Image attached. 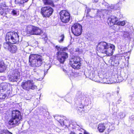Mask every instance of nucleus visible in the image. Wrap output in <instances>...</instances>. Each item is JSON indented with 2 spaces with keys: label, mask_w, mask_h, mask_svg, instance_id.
I'll return each instance as SVG.
<instances>
[{
  "label": "nucleus",
  "mask_w": 134,
  "mask_h": 134,
  "mask_svg": "<svg viewBox=\"0 0 134 134\" xmlns=\"http://www.w3.org/2000/svg\"><path fill=\"white\" fill-rule=\"evenodd\" d=\"M97 49L98 51L106 54L107 56H110L115 51V46L113 44L102 42L98 44Z\"/></svg>",
  "instance_id": "nucleus-1"
},
{
  "label": "nucleus",
  "mask_w": 134,
  "mask_h": 134,
  "mask_svg": "<svg viewBox=\"0 0 134 134\" xmlns=\"http://www.w3.org/2000/svg\"><path fill=\"white\" fill-rule=\"evenodd\" d=\"M29 64L33 67H39L43 63L42 57L40 55L31 54L29 58Z\"/></svg>",
  "instance_id": "nucleus-2"
},
{
  "label": "nucleus",
  "mask_w": 134,
  "mask_h": 134,
  "mask_svg": "<svg viewBox=\"0 0 134 134\" xmlns=\"http://www.w3.org/2000/svg\"><path fill=\"white\" fill-rule=\"evenodd\" d=\"M12 118L9 121V124L11 125H17L20 123L21 119L20 113L17 110H13L12 111Z\"/></svg>",
  "instance_id": "nucleus-3"
},
{
  "label": "nucleus",
  "mask_w": 134,
  "mask_h": 134,
  "mask_svg": "<svg viewBox=\"0 0 134 134\" xmlns=\"http://www.w3.org/2000/svg\"><path fill=\"white\" fill-rule=\"evenodd\" d=\"M27 34L30 35H40L43 31L38 27L29 25L27 26Z\"/></svg>",
  "instance_id": "nucleus-4"
},
{
  "label": "nucleus",
  "mask_w": 134,
  "mask_h": 134,
  "mask_svg": "<svg viewBox=\"0 0 134 134\" xmlns=\"http://www.w3.org/2000/svg\"><path fill=\"white\" fill-rule=\"evenodd\" d=\"M21 86L23 89L27 91H29L30 89H36L37 87L35 85L33 80H31L23 81L21 83Z\"/></svg>",
  "instance_id": "nucleus-5"
},
{
  "label": "nucleus",
  "mask_w": 134,
  "mask_h": 134,
  "mask_svg": "<svg viewBox=\"0 0 134 134\" xmlns=\"http://www.w3.org/2000/svg\"><path fill=\"white\" fill-rule=\"evenodd\" d=\"M60 19L62 22L65 23H68L70 20V14L66 10H62L60 12Z\"/></svg>",
  "instance_id": "nucleus-6"
},
{
  "label": "nucleus",
  "mask_w": 134,
  "mask_h": 134,
  "mask_svg": "<svg viewBox=\"0 0 134 134\" xmlns=\"http://www.w3.org/2000/svg\"><path fill=\"white\" fill-rule=\"evenodd\" d=\"M72 32L74 35L78 36L80 35L82 30V26L79 24H76L73 25L71 28Z\"/></svg>",
  "instance_id": "nucleus-7"
},
{
  "label": "nucleus",
  "mask_w": 134,
  "mask_h": 134,
  "mask_svg": "<svg viewBox=\"0 0 134 134\" xmlns=\"http://www.w3.org/2000/svg\"><path fill=\"white\" fill-rule=\"evenodd\" d=\"M53 9L49 6L44 7L41 9V13L44 17H49L52 14Z\"/></svg>",
  "instance_id": "nucleus-8"
},
{
  "label": "nucleus",
  "mask_w": 134,
  "mask_h": 134,
  "mask_svg": "<svg viewBox=\"0 0 134 134\" xmlns=\"http://www.w3.org/2000/svg\"><path fill=\"white\" fill-rule=\"evenodd\" d=\"M10 86H8L7 83H2L0 85V99L3 100L7 97V95L5 93H3L2 92L5 91L8 89Z\"/></svg>",
  "instance_id": "nucleus-9"
},
{
  "label": "nucleus",
  "mask_w": 134,
  "mask_h": 134,
  "mask_svg": "<svg viewBox=\"0 0 134 134\" xmlns=\"http://www.w3.org/2000/svg\"><path fill=\"white\" fill-rule=\"evenodd\" d=\"M57 54V59L60 63H63L68 57L67 53L63 52H58Z\"/></svg>",
  "instance_id": "nucleus-10"
},
{
  "label": "nucleus",
  "mask_w": 134,
  "mask_h": 134,
  "mask_svg": "<svg viewBox=\"0 0 134 134\" xmlns=\"http://www.w3.org/2000/svg\"><path fill=\"white\" fill-rule=\"evenodd\" d=\"M101 79L99 80H97L95 79L94 78L91 77V78L94 81L97 82H100L104 83H106L108 84H112L114 82H116V80H113L114 78L113 77L111 78H110L109 81L108 80H109V79H107L103 77L102 76L100 77Z\"/></svg>",
  "instance_id": "nucleus-11"
},
{
  "label": "nucleus",
  "mask_w": 134,
  "mask_h": 134,
  "mask_svg": "<svg viewBox=\"0 0 134 134\" xmlns=\"http://www.w3.org/2000/svg\"><path fill=\"white\" fill-rule=\"evenodd\" d=\"M20 73L17 70L13 71L12 75L9 76V79L11 81H16L20 78Z\"/></svg>",
  "instance_id": "nucleus-12"
},
{
  "label": "nucleus",
  "mask_w": 134,
  "mask_h": 134,
  "mask_svg": "<svg viewBox=\"0 0 134 134\" xmlns=\"http://www.w3.org/2000/svg\"><path fill=\"white\" fill-rule=\"evenodd\" d=\"M8 7L4 3L0 4V14L3 16H5L6 12L8 10Z\"/></svg>",
  "instance_id": "nucleus-13"
},
{
  "label": "nucleus",
  "mask_w": 134,
  "mask_h": 134,
  "mask_svg": "<svg viewBox=\"0 0 134 134\" xmlns=\"http://www.w3.org/2000/svg\"><path fill=\"white\" fill-rule=\"evenodd\" d=\"M124 75L122 74H121L120 75H118L117 74H116L114 76H113V77H114L113 80H116L117 81L116 82H114V83L121 82L124 80H125L126 79L127 77L124 76Z\"/></svg>",
  "instance_id": "nucleus-14"
},
{
  "label": "nucleus",
  "mask_w": 134,
  "mask_h": 134,
  "mask_svg": "<svg viewBox=\"0 0 134 134\" xmlns=\"http://www.w3.org/2000/svg\"><path fill=\"white\" fill-rule=\"evenodd\" d=\"M118 21V19L116 17L112 16L108 18L107 22L109 25L112 26L114 25H117Z\"/></svg>",
  "instance_id": "nucleus-15"
},
{
  "label": "nucleus",
  "mask_w": 134,
  "mask_h": 134,
  "mask_svg": "<svg viewBox=\"0 0 134 134\" xmlns=\"http://www.w3.org/2000/svg\"><path fill=\"white\" fill-rule=\"evenodd\" d=\"M12 34V32L7 33L6 36V40L7 42L13 44V35Z\"/></svg>",
  "instance_id": "nucleus-16"
},
{
  "label": "nucleus",
  "mask_w": 134,
  "mask_h": 134,
  "mask_svg": "<svg viewBox=\"0 0 134 134\" xmlns=\"http://www.w3.org/2000/svg\"><path fill=\"white\" fill-rule=\"evenodd\" d=\"M13 44H15L18 42L19 40V36L17 33L12 32Z\"/></svg>",
  "instance_id": "nucleus-17"
},
{
  "label": "nucleus",
  "mask_w": 134,
  "mask_h": 134,
  "mask_svg": "<svg viewBox=\"0 0 134 134\" xmlns=\"http://www.w3.org/2000/svg\"><path fill=\"white\" fill-rule=\"evenodd\" d=\"M78 62H80V57L78 56L74 57L70 59L69 63L71 66L74 65Z\"/></svg>",
  "instance_id": "nucleus-18"
},
{
  "label": "nucleus",
  "mask_w": 134,
  "mask_h": 134,
  "mask_svg": "<svg viewBox=\"0 0 134 134\" xmlns=\"http://www.w3.org/2000/svg\"><path fill=\"white\" fill-rule=\"evenodd\" d=\"M97 129L100 132H103L105 129V124L104 123H100L98 126Z\"/></svg>",
  "instance_id": "nucleus-19"
},
{
  "label": "nucleus",
  "mask_w": 134,
  "mask_h": 134,
  "mask_svg": "<svg viewBox=\"0 0 134 134\" xmlns=\"http://www.w3.org/2000/svg\"><path fill=\"white\" fill-rule=\"evenodd\" d=\"M6 69V66L3 61L0 60V72H3Z\"/></svg>",
  "instance_id": "nucleus-20"
},
{
  "label": "nucleus",
  "mask_w": 134,
  "mask_h": 134,
  "mask_svg": "<svg viewBox=\"0 0 134 134\" xmlns=\"http://www.w3.org/2000/svg\"><path fill=\"white\" fill-rule=\"evenodd\" d=\"M63 118V117H62L60 116H54L55 119L57 120L62 126L64 125V120L62 119Z\"/></svg>",
  "instance_id": "nucleus-21"
},
{
  "label": "nucleus",
  "mask_w": 134,
  "mask_h": 134,
  "mask_svg": "<svg viewBox=\"0 0 134 134\" xmlns=\"http://www.w3.org/2000/svg\"><path fill=\"white\" fill-rule=\"evenodd\" d=\"M17 49L16 46L11 44L8 51L12 53H15Z\"/></svg>",
  "instance_id": "nucleus-22"
},
{
  "label": "nucleus",
  "mask_w": 134,
  "mask_h": 134,
  "mask_svg": "<svg viewBox=\"0 0 134 134\" xmlns=\"http://www.w3.org/2000/svg\"><path fill=\"white\" fill-rule=\"evenodd\" d=\"M80 62H78L75 64L71 65L72 68L74 69H79L80 68L81 66Z\"/></svg>",
  "instance_id": "nucleus-23"
},
{
  "label": "nucleus",
  "mask_w": 134,
  "mask_h": 134,
  "mask_svg": "<svg viewBox=\"0 0 134 134\" xmlns=\"http://www.w3.org/2000/svg\"><path fill=\"white\" fill-rule=\"evenodd\" d=\"M11 14L13 16H16L18 15V10L17 9H12L11 10Z\"/></svg>",
  "instance_id": "nucleus-24"
},
{
  "label": "nucleus",
  "mask_w": 134,
  "mask_h": 134,
  "mask_svg": "<svg viewBox=\"0 0 134 134\" xmlns=\"http://www.w3.org/2000/svg\"><path fill=\"white\" fill-rule=\"evenodd\" d=\"M102 75H100L99 76H96V78H95V75L93 73L92 74H91L90 75V79H92V80H93L91 78V77H92L93 78H94L95 79H96L97 80H99L101 79L100 77H102Z\"/></svg>",
  "instance_id": "nucleus-25"
},
{
  "label": "nucleus",
  "mask_w": 134,
  "mask_h": 134,
  "mask_svg": "<svg viewBox=\"0 0 134 134\" xmlns=\"http://www.w3.org/2000/svg\"><path fill=\"white\" fill-rule=\"evenodd\" d=\"M55 48L57 49L58 52H63V51H64L66 49V48L63 47L62 46H56L55 47Z\"/></svg>",
  "instance_id": "nucleus-26"
},
{
  "label": "nucleus",
  "mask_w": 134,
  "mask_h": 134,
  "mask_svg": "<svg viewBox=\"0 0 134 134\" xmlns=\"http://www.w3.org/2000/svg\"><path fill=\"white\" fill-rule=\"evenodd\" d=\"M116 5H112L111 6H109L108 8V9L107 10H116L118 8V7H116Z\"/></svg>",
  "instance_id": "nucleus-27"
},
{
  "label": "nucleus",
  "mask_w": 134,
  "mask_h": 134,
  "mask_svg": "<svg viewBox=\"0 0 134 134\" xmlns=\"http://www.w3.org/2000/svg\"><path fill=\"white\" fill-rule=\"evenodd\" d=\"M9 43L6 42L4 43V44L3 47L5 49H7L8 50L10 46V45L12 44H10Z\"/></svg>",
  "instance_id": "nucleus-28"
},
{
  "label": "nucleus",
  "mask_w": 134,
  "mask_h": 134,
  "mask_svg": "<svg viewBox=\"0 0 134 134\" xmlns=\"http://www.w3.org/2000/svg\"><path fill=\"white\" fill-rule=\"evenodd\" d=\"M62 64L60 65V68L62 69L63 71L65 72H67V70H66V66L63 64V63H61Z\"/></svg>",
  "instance_id": "nucleus-29"
},
{
  "label": "nucleus",
  "mask_w": 134,
  "mask_h": 134,
  "mask_svg": "<svg viewBox=\"0 0 134 134\" xmlns=\"http://www.w3.org/2000/svg\"><path fill=\"white\" fill-rule=\"evenodd\" d=\"M64 35H62L58 38V41L59 43L62 42L64 40Z\"/></svg>",
  "instance_id": "nucleus-30"
},
{
  "label": "nucleus",
  "mask_w": 134,
  "mask_h": 134,
  "mask_svg": "<svg viewBox=\"0 0 134 134\" xmlns=\"http://www.w3.org/2000/svg\"><path fill=\"white\" fill-rule=\"evenodd\" d=\"M0 134H12V133L6 130L1 131L0 132Z\"/></svg>",
  "instance_id": "nucleus-31"
},
{
  "label": "nucleus",
  "mask_w": 134,
  "mask_h": 134,
  "mask_svg": "<svg viewBox=\"0 0 134 134\" xmlns=\"http://www.w3.org/2000/svg\"><path fill=\"white\" fill-rule=\"evenodd\" d=\"M16 2L18 3L23 4L25 2H27L29 0H15Z\"/></svg>",
  "instance_id": "nucleus-32"
},
{
  "label": "nucleus",
  "mask_w": 134,
  "mask_h": 134,
  "mask_svg": "<svg viewBox=\"0 0 134 134\" xmlns=\"http://www.w3.org/2000/svg\"><path fill=\"white\" fill-rule=\"evenodd\" d=\"M44 2L46 4H53V2L51 0H44Z\"/></svg>",
  "instance_id": "nucleus-33"
},
{
  "label": "nucleus",
  "mask_w": 134,
  "mask_h": 134,
  "mask_svg": "<svg viewBox=\"0 0 134 134\" xmlns=\"http://www.w3.org/2000/svg\"><path fill=\"white\" fill-rule=\"evenodd\" d=\"M84 108V106L82 104L79 105L78 107V110L80 111L81 112H82V111H83V109Z\"/></svg>",
  "instance_id": "nucleus-34"
},
{
  "label": "nucleus",
  "mask_w": 134,
  "mask_h": 134,
  "mask_svg": "<svg viewBox=\"0 0 134 134\" xmlns=\"http://www.w3.org/2000/svg\"><path fill=\"white\" fill-rule=\"evenodd\" d=\"M7 91L6 92L7 93H6L5 92L4 93H5L7 95V97H11L12 96L11 95V91H10L9 88L7 90Z\"/></svg>",
  "instance_id": "nucleus-35"
},
{
  "label": "nucleus",
  "mask_w": 134,
  "mask_h": 134,
  "mask_svg": "<svg viewBox=\"0 0 134 134\" xmlns=\"http://www.w3.org/2000/svg\"><path fill=\"white\" fill-rule=\"evenodd\" d=\"M123 37L124 38L128 37L129 35V33L127 32L123 31Z\"/></svg>",
  "instance_id": "nucleus-36"
},
{
  "label": "nucleus",
  "mask_w": 134,
  "mask_h": 134,
  "mask_svg": "<svg viewBox=\"0 0 134 134\" xmlns=\"http://www.w3.org/2000/svg\"><path fill=\"white\" fill-rule=\"evenodd\" d=\"M125 24V21H122L118 22L117 25L121 26H124Z\"/></svg>",
  "instance_id": "nucleus-37"
},
{
  "label": "nucleus",
  "mask_w": 134,
  "mask_h": 134,
  "mask_svg": "<svg viewBox=\"0 0 134 134\" xmlns=\"http://www.w3.org/2000/svg\"><path fill=\"white\" fill-rule=\"evenodd\" d=\"M44 67L45 68H47L45 70H45H48L50 68V67H49V66H48L47 65V64H46L44 65Z\"/></svg>",
  "instance_id": "nucleus-38"
},
{
  "label": "nucleus",
  "mask_w": 134,
  "mask_h": 134,
  "mask_svg": "<svg viewBox=\"0 0 134 134\" xmlns=\"http://www.w3.org/2000/svg\"><path fill=\"white\" fill-rule=\"evenodd\" d=\"M33 71H34V72H36V69H34L33 70ZM35 75L36 76V77H38V72H35Z\"/></svg>",
  "instance_id": "nucleus-39"
},
{
  "label": "nucleus",
  "mask_w": 134,
  "mask_h": 134,
  "mask_svg": "<svg viewBox=\"0 0 134 134\" xmlns=\"http://www.w3.org/2000/svg\"><path fill=\"white\" fill-rule=\"evenodd\" d=\"M44 76L43 75L42 76V77L41 78H40L38 79H37V80H41L43 79V76Z\"/></svg>",
  "instance_id": "nucleus-40"
},
{
  "label": "nucleus",
  "mask_w": 134,
  "mask_h": 134,
  "mask_svg": "<svg viewBox=\"0 0 134 134\" xmlns=\"http://www.w3.org/2000/svg\"><path fill=\"white\" fill-rule=\"evenodd\" d=\"M70 134H76V133L74 132L71 131L70 133Z\"/></svg>",
  "instance_id": "nucleus-41"
},
{
  "label": "nucleus",
  "mask_w": 134,
  "mask_h": 134,
  "mask_svg": "<svg viewBox=\"0 0 134 134\" xmlns=\"http://www.w3.org/2000/svg\"><path fill=\"white\" fill-rule=\"evenodd\" d=\"M59 0H52V1L53 2H57V1H58Z\"/></svg>",
  "instance_id": "nucleus-42"
},
{
  "label": "nucleus",
  "mask_w": 134,
  "mask_h": 134,
  "mask_svg": "<svg viewBox=\"0 0 134 134\" xmlns=\"http://www.w3.org/2000/svg\"><path fill=\"white\" fill-rule=\"evenodd\" d=\"M93 1L95 2H98V0H93Z\"/></svg>",
  "instance_id": "nucleus-43"
},
{
  "label": "nucleus",
  "mask_w": 134,
  "mask_h": 134,
  "mask_svg": "<svg viewBox=\"0 0 134 134\" xmlns=\"http://www.w3.org/2000/svg\"><path fill=\"white\" fill-rule=\"evenodd\" d=\"M88 12H90V9H88Z\"/></svg>",
  "instance_id": "nucleus-44"
},
{
  "label": "nucleus",
  "mask_w": 134,
  "mask_h": 134,
  "mask_svg": "<svg viewBox=\"0 0 134 134\" xmlns=\"http://www.w3.org/2000/svg\"><path fill=\"white\" fill-rule=\"evenodd\" d=\"M43 72L44 73V75H45V71Z\"/></svg>",
  "instance_id": "nucleus-45"
},
{
  "label": "nucleus",
  "mask_w": 134,
  "mask_h": 134,
  "mask_svg": "<svg viewBox=\"0 0 134 134\" xmlns=\"http://www.w3.org/2000/svg\"><path fill=\"white\" fill-rule=\"evenodd\" d=\"M118 28H119V26H118Z\"/></svg>",
  "instance_id": "nucleus-46"
},
{
  "label": "nucleus",
  "mask_w": 134,
  "mask_h": 134,
  "mask_svg": "<svg viewBox=\"0 0 134 134\" xmlns=\"http://www.w3.org/2000/svg\"><path fill=\"white\" fill-rule=\"evenodd\" d=\"M1 46L0 45V49H1Z\"/></svg>",
  "instance_id": "nucleus-47"
},
{
  "label": "nucleus",
  "mask_w": 134,
  "mask_h": 134,
  "mask_svg": "<svg viewBox=\"0 0 134 134\" xmlns=\"http://www.w3.org/2000/svg\"><path fill=\"white\" fill-rule=\"evenodd\" d=\"M121 113H120V115H121Z\"/></svg>",
  "instance_id": "nucleus-48"
},
{
  "label": "nucleus",
  "mask_w": 134,
  "mask_h": 134,
  "mask_svg": "<svg viewBox=\"0 0 134 134\" xmlns=\"http://www.w3.org/2000/svg\"><path fill=\"white\" fill-rule=\"evenodd\" d=\"M121 117H121V116H120V118H121Z\"/></svg>",
  "instance_id": "nucleus-49"
},
{
  "label": "nucleus",
  "mask_w": 134,
  "mask_h": 134,
  "mask_svg": "<svg viewBox=\"0 0 134 134\" xmlns=\"http://www.w3.org/2000/svg\"><path fill=\"white\" fill-rule=\"evenodd\" d=\"M40 76L41 77V75H40Z\"/></svg>",
  "instance_id": "nucleus-50"
},
{
  "label": "nucleus",
  "mask_w": 134,
  "mask_h": 134,
  "mask_svg": "<svg viewBox=\"0 0 134 134\" xmlns=\"http://www.w3.org/2000/svg\"><path fill=\"white\" fill-rule=\"evenodd\" d=\"M81 134V133H80V134Z\"/></svg>",
  "instance_id": "nucleus-51"
}]
</instances>
